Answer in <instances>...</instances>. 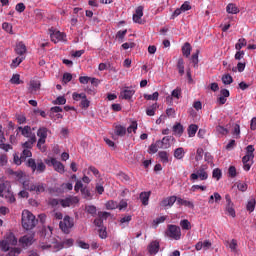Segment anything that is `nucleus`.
Returning <instances> with one entry per match:
<instances>
[{
    "label": "nucleus",
    "mask_w": 256,
    "mask_h": 256,
    "mask_svg": "<svg viewBox=\"0 0 256 256\" xmlns=\"http://www.w3.org/2000/svg\"><path fill=\"white\" fill-rule=\"evenodd\" d=\"M14 175H16L18 181L22 183L24 189H26L27 191H34V193H37V195L45 192V184L39 183V182L35 184L33 183L29 184V181H23V177H25V173L15 172Z\"/></svg>",
    "instance_id": "obj_1"
},
{
    "label": "nucleus",
    "mask_w": 256,
    "mask_h": 256,
    "mask_svg": "<svg viewBox=\"0 0 256 256\" xmlns=\"http://www.w3.org/2000/svg\"><path fill=\"white\" fill-rule=\"evenodd\" d=\"M36 225L37 219L35 218V215H33L29 210H23L22 227L26 229V231H30V229H34Z\"/></svg>",
    "instance_id": "obj_2"
},
{
    "label": "nucleus",
    "mask_w": 256,
    "mask_h": 256,
    "mask_svg": "<svg viewBox=\"0 0 256 256\" xmlns=\"http://www.w3.org/2000/svg\"><path fill=\"white\" fill-rule=\"evenodd\" d=\"M51 133L49 129L45 127H40L37 130V137H39L37 141V148L42 152L45 153L47 151V146H45V143L47 141V136Z\"/></svg>",
    "instance_id": "obj_3"
},
{
    "label": "nucleus",
    "mask_w": 256,
    "mask_h": 256,
    "mask_svg": "<svg viewBox=\"0 0 256 256\" xmlns=\"http://www.w3.org/2000/svg\"><path fill=\"white\" fill-rule=\"evenodd\" d=\"M254 152L255 148L253 147V145H248L246 147V155L242 158L244 171L251 170V167L253 165V159L255 158V155L253 154Z\"/></svg>",
    "instance_id": "obj_4"
},
{
    "label": "nucleus",
    "mask_w": 256,
    "mask_h": 256,
    "mask_svg": "<svg viewBox=\"0 0 256 256\" xmlns=\"http://www.w3.org/2000/svg\"><path fill=\"white\" fill-rule=\"evenodd\" d=\"M44 242L40 245L41 249H51L55 245V238L51 237L53 235V228L48 226L47 229L44 230Z\"/></svg>",
    "instance_id": "obj_5"
},
{
    "label": "nucleus",
    "mask_w": 256,
    "mask_h": 256,
    "mask_svg": "<svg viewBox=\"0 0 256 256\" xmlns=\"http://www.w3.org/2000/svg\"><path fill=\"white\" fill-rule=\"evenodd\" d=\"M190 179L191 181H197V179H200V181H207V179H209V174L207 173V166H200L196 173H192L190 175Z\"/></svg>",
    "instance_id": "obj_6"
},
{
    "label": "nucleus",
    "mask_w": 256,
    "mask_h": 256,
    "mask_svg": "<svg viewBox=\"0 0 256 256\" xmlns=\"http://www.w3.org/2000/svg\"><path fill=\"white\" fill-rule=\"evenodd\" d=\"M27 167H30L33 173H35V171H37L38 173H44L45 169H47V167L45 166V163H43L42 160H38L36 162L35 159L33 158L28 159Z\"/></svg>",
    "instance_id": "obj_7"
},
{
    "label": "nucleus",
    "mask_w": 256,
    "mask_h": 256,
    "mask_svg": "<svg viewBox=\"0 0 256 256\" xmlns=\"http://www.w3.org/2000/svg\"><path fill=\"white\" fill-rule=\"evenodd\" d=\"M166 237L174 239V241H179V239H181V228L173 224L168 225Z\"/></svg>",
    "instance_id": "obj_8"
},
{
    "label": "nucleus",
    "mask_w": 256,
    "mask_h": 256,
    "mask_svg": "<svg viewBox=\"0 0 256 256\" xmlns=\"http://www.w3.org/2000/svg\"><path fill=\"white\" fill-rule=\"evenodd\" d=\"M74 222H73V218L69 217V216H65L63 218L62 221H60L59 223V227L61 229V231H63V233H66L68 235V233H71V229H73L74 226Z\"/></svg>",
    "instance_id": "obj_9"
},
{
    "label": "nucleus",
    "mask_w": 256,
    "mask_h": 256,
    "mask_svg": "<svg viewBox=\"0 0 256 256\" xmlns=\"http://www.w3.org/2000/svg\"><path fill=\"white\" fill-rule=\"evenodd\" d=\"M50 38L52 43H59L61 41H65V38L67 37L65 33L55 30L53 28L49 29Z\"/></svg>",
    "instance_id": "obj_10"
},
{
    "label": "nucleus",
    "mask_w": 256,
    "mask_h": 256,
    "mask_svg": "<svg viewBox=\"0 0 256 256\" xmlns=\"http://www.w3.org/2000/svg\"><path fill=\"white\" fill-rule=\"evenodd\" d=\"M17 131H20L21 135L23 137H26V139H33V141L37 139V136L35 135V133H33V130L30 128V126H19L17 128Z\"/></svg>",
    "instance_id": "obj_11"
},
{
    "label": "nucleus",
    "mask_w": 256,
    "mask_h": 256,
    "mask_svg": "<svg viewBox=\"0 0 256 256\" xmlns=\"http://www.w3.org/2000/svg\"><path fill=\"white\" fill-rule=\"evenodd\" d=\"M77 203H79V198L77 196H69L60 200V205L62 207H75Z\"/></svg>",
    "instance_id": "obj_12"
},
{
    "label": "nucleus",
    "mask_w": 256,
    "mask_h": 256,
    "mask_svg": "<svg viewBox=\"0 0 256 256\" xmlns=\"http://www.w3.org/2000/svg\"><path fill=\"white\" fill-rule=\"evenodd\" d=\"M33 241H35V234H27L19 239L21 247H29L33 245Z\"/></svg>",
    "instance_id": "obj_13"
},
{
    "label": "nucleus",
    "mask_w": 256,
    "mask_h": 256,
    "mask_svg": "<svg viewBox=\"0 0 256 256\" xmlns=\"http://www.w3.org/2000/svg\"><path fill=\"white\" fill-rule=\"evenodd\" d=\"M0 197H6L8 203H15V196L13 193L5 190V184H0Z\"/></svg>",
    "instance_id": "obj_14"
},
{
    "label": "nucleus",
    "mask_w": 256,
    "mask_h": 256,
    "mask_svg": "<svg viewBox=\"0 0 256 256\" xmlns=\"http://www.w3.org/2000/svg\"><path fill=\"white\" fill-rule=\"evenodd\" d=\"M143 6H138L133 14V21L134 23H138L139 25H143Z\"/></svg>",
    "instance_id": "obj_15"
},
{
    "label": "nucleus",
    "mask_w": 256,
    "mask_h": 256,
    "mask_svg": "<svg viewBox=\"0 0 256 256\" xmlns=\"http://www.w3.org/2000/svg\"><path fill=\"white\" fill-rule=\"evenodd\" d=\"M212 243L209 240H204L203 242L199 241L195 245L196 251H201V249H204V251H207L208 249H211Z\"/></svg>",
    "instance_id": "obj_16"
},
{
    "label": "nucleus",
    "mask_w": 256,
    "mask_h": 256,
    "mask_svg": "<svg viewBox=\"0 0 256 256\" xmlns=\"http://www.w3.org/2000/svg\"><path fill=\"white\" fill-rule=\"evenodd\" d=\"M39 89H41V81L31 80L28 87L29 93H32V95H34V93L36 91H39Z\"/></svg>",
    "instance_id": "obj_17"
},
{
    "label": "nucleus",
    "mask_w": 256,
    "mask_h": 256,
    "mask_svg": "<svg viewBox=\"0 0 256 256\" xmlns=\"http://www.w3.org/2000/svg\"><path fill=\"white\" fill-rule=\"evenodd\" d=\"M177 201V196H170L163 199L160 203L161 207H173Z\"/></svg>",
    "instance_id": "obj_18"
},
{
    "label": "nucleus",
    "mask_w": 256,
    "mask_h": 256,
    "mask_svg": "<svg viewBox=\"0 0 256 256\" xmlns=\"http://www.w3.org/2000/svg\"><path fill=\"white\" fill-rule=\"evenodd\" d=\"M15 53L20 57H24L23 55L27 53V46L23 42H18L15 47Z\"/></svg>",
    "instance_id": "obj_19"
},
{
    "label": "nucleus",
    "mask_w": 256,
    "mask_h": 256,
    "mask_svg": "<svg viewBox=\"0 0 256 256\" xmlns=\"http://www.w3.org/2000/svg\"><path fill=\"white\" fill-rule=\"evenodd\" d=\"M148 252L151 255H157V253H159V242L157 240L152 241L149 245H148Z\"/></svg>",
    "instance_id": "obj_20"
},
{
    "label": "nucleus",
    "mask_w": 256,
    "mask_h": 256,
    "mask_svg": "<svg viewBox=\"0 0 256 256\" xmlns=\"http://www.w3.org/2000/svg\"><path fill=\"white\" fill-rule=\"evenodd\" d=\"M226 247H228L231 253H237L239 250L237 249L239 245L237 244V240L232 239L230 241L225 242Z\"/></svg>",
    "instance_id": "obj_21"
},
{
    "label": "nucleus",
    "mask_w": 256,
    "mask_h": 256,
    "mask_svg": "<svg viewBox=\"0 0 256 256\" xmlns=\"http://www.w3.org/2000/svg\"><path fill=\"white\" fill-rule=\"evenodd\" d=\"M221 199V194H219V192H214L213 195L209 197L208 203L209 205H213L214 203H220Z\"/></svg>",
    "instance_id": "obj_22"
},
{
    "label": "nucleus",
    "mask_w": 256,
    "mask_h": 256,
    "mask_svg": "<svg viewBox=\"0 0 256 256\" xmlns=\"http://www.w3.org/2000/svg\"><path fill=\"white\" fill-rule=\"evenodd\" d=\"M173 139L172 136H165L161 141H157V144L160 145L161 149H167L169 147V141Z\"/></svg>",
    "instance_id": "obj_23"
},
{
    "label": "nucleus",
    "mask_w": 256,
    "mask_h": 256,
    "mask_svg": "<svg viewBox=\"0 0 256 256\" xmlns=\"http://www.w3.org/2000/svg\"><path fill=\"white\" fill-rule=\"evenodd\" d=\"M178 205H184V207H189V209H194L195 205L193 204V202L189 201V200H185L183 198H177L176 199Z\"/></svg>",
    "instance_id": "obj_24"
},
{
    "label": "nucleus",
    "mask_w": 256,
    "mask_h": 256,
    "mask_svg": "<svg viewBox=\"0 0 256 256\" xmlns=\"http://www.w3.org/2000/svg\"><path fill=\"white\" fill-rule=\"evenodd\" d=\"M172 131L174 133V135H177L178 137H181V135H183V125H181V123H176L173 128Z\"/></svg>",
    "instance_id": "obj_25"
},
{
    "label": "nucleus",
    "mask_w": 256,
    "mask_h": 256,
    "mask_svg": "<svg viewBox=\"0 0 256 256\" xmlns=\"http://www.w3.org/2000/svg\"><path fill=\"white\" fill-rule=\"evenodd\" d=\"M177 69H178L179 75L181 76L185 75V61L183 60V58L178 59Z\"/></svg>",
    "instance_id": "obj_26"
},
{
    "label": "nucleus",
    "mask_w": 256,
    "mask_h": 256,
    "mask_svg": "<svg viewBox=\"0 0 256 256\" xmlns=\"http://www.w3.org/2000/svg\"><path fill=\"white\" fill-rule=\"evenodd\" d=\"M175 159L181 160L185 157V149L183 147L176 148L174 150Z\"/></svg>",
    "instance_id": "obj_27"
},
{
    "label": "nucleus",
    "mask_w": 256,
    "mask_h": 256,
    "mask_svg": "<svg viewBox=\"0 0 256 256\" xmlns=\"http://www.w3.org/2000/svg\"><path fill=\"white\" fill-rule=\"evenodd\" d=\"M157 109H159V105L157 103L152 104L151 107L146 109V115H148V117H154Z\"/></svg>",
    "instance_id": "obj_28"
},
{
    "label": "nucleus",
    "mask_w": 256,
    "mask_h": 256,
    "mask_svg": "<svg viewBox=\"0 0 256 256\" xmlns=\"http://www.w3.org/2000/svg\"><path fill=\"white\" fill-rule=\"evenodd\" d=\"M191 49V44L186 42L182 47V55H184V57H189V55H191Z\"/></svg>",
    "instance_id": "obj_29"
},
{
    "label": "nucleus",
    "mask_w": 256,
    "mask_h": 256,
    "mask_svg": "<svg viewBox=\"0 0 256 256\" xmlns=\"http://www.w3.org/2000/svg\"><path fill=\"white\" fill-rule=\"evenodd\" d=\"M122 99H131V97H133V95H135V90H129V89H126V90H123L121 93H120Z\"/></svg>",
    "instance_id": "obj_30"
},
{
    "label": "nucleus",
    "mask_w": 256,
    "mask_h": 256,
    "mask_svg": "<svg viewBox=\"0 0 256 256\" xmlns=\"http://www.w3.org/2000/svg\"><path fill=\"white\" fill-rule=\"evenodd\" d=\"M149 197H151V192H141L140 199L143 205H149Z\"/></svg>",
    "instance_id": "obj_31"
},
{
    "label": "nucleus",
    "mask_w": 256,
    "mask_h": 256,
    "mask_svg": "<svg viewBox=\"0 0 256 256\" xmlns=\"http://www.w3.org/2000/svg\"><path fill=\"white\" fill-rule=\"evenodd\" d=\"M23 61H25V56H18L12 60L11 67L14 69L17 68L19 65H21V63H23Z\"/></svg>",
    "instance_id": "obj_32"
},
{
    "label": "nucleus",
    "mask_w": 256,
    "mask_h": 256,
    "mask_svg": "<svg viewBox=\"0 0 256 256\" xmlns=\"http://www.w3.org/2000/svg\"><path fill=\"white\" fill-rule=\"evenodd\" d=\"M243 47H247V40L245 38H240L238 42L235 44V50L241 51Z\"/></svg>",
    "instance_id": "obj_33"
},
{
    "label": "nucleus",
    "mask_w": 256,
    "mask_h": 256,
    "mask_svg": "<svg viewBox=\"0 0 256 256\" xmlns=\"http://www.w3.org/2000/svg\"><path fill=\"white\" fill-rule=\"evenodd\" d=\"M158 157H160V161L164 164L169 163V153L167 151H160L158 153Z\"/></svg>",
    "instance_id": "obj_34"
},
{
    "label": "nucleus",
    "mask_w": 256,
    "mask_h": 256,
    "mask_svg": "<svg viewBox=\"0 0 256 256\" xmlns=\"http://www.w3.org/2000/svg\"><path fill=\"white\" fill-rule=\"evenodd\" d=\"M226 214L229 215L230 217L235 218L236 217V213H235V208H234V204H227L226 205Z\"/></svg>",
    "instance_id": "obj_35"
},
{
    "label": "nucleus",
    "mask_w": 256,
    "mask_h": 256,
    "mask_svg": "<svg viewBox=\"0 0 256 256\" xmlns=\"http://www.w3.org/2000/svg\"><path fill=\"white\" fill-rule=\"evenodd\" d=\"M226 11L231 15H237V13H239V8H237L235 4H228L226 7Z\"/></svg>",
    "instance_id": "obj_36"
},
{
    "label": "nucleus",
    "mask_w": 256,
    "mask_h": 256,
    "mask_svg": "<svg viewBox=\"0 0 256 256\" xmlns=\"http://www.w3.org/2000/svg\"><path fill=\"white\" fill-rule=\"evenodd\" d=\"M5 240L10 244V245H17V238L15 237V234L13 233H8L6 234Z\"/></svg>",
    "instance_id": "obj_37"
},
{
    "label": "nucleus",
    "mask_w": 256,
    "mask_h": 256,
    "mask_svg": "<svg viewBox=\"0 0 256 256\" xmlns=\"http://www.w3.org/2000/svg\"><path fill=\"white\" fill-rule=\"evenodd\" d=\"M53 167H54V170L57 171V173H61V174L65 173V165H63V163L56 160Z\"/></svg>",
    "instance_id": "obj_38"
},
{
    "label": "nucleus",
    "mask_w": 256,
    "mask_h": 256,
    "mask_svg": "<svg viewBox=\"0 0 256 256\" xmlns=\"http://www.w3.org/2000/svg\"><path fill=\"white\" fill-rule=\"evenodd\" d=\"M37 142V138H28V141L22 144L23 149H33V144Z\"/></svg>",
    "instance_id": "obj_39"
},
{
    "label": "nucleus",
    "mask_w": 256,
    "mask_h": 256,
    "mask_svg": "<svg viewBox=\"0 0 256 256\" xmlns=\"http://www.w3.org/2000/svg\"><path fill=\"white\" fill-rule=\"evenodd\" d=\"M105 207L108 211H113V209H117L118 203L117 201L109 200L105 203Z\"/></svg>",
    "instance_id": "obj_40"
},
{
    "label": "nucleus",
    "mask_w": 256,
    "mask_h": 256,
    "mask_svg": "<svg viewBox=\"0 0 256 256\" xmlns=\"http://www.w3.org/2000/svg\"><path fill=\"white\" fill-rule=\"evenodd\" d=\"M255 205H256V201L255 198H251L246 205V209L247 211H249L250 213H253V211H255Z\"/></svg>",
    "instance_id": "obj_41"
},
{
    "label": "nucleus",
    "mask_w": 256,
    "mask_h": 256,
    "mask_svg": "<svg viewBox=\"0 0 256 256\" xmlns=\"http://www.w3.org/2000/svg\"><path fill=\"white\" fill-rule=\"evenodd\" d=\"M144 99H146V101H157L159 99V92H154L153 94H144Z\"/></svg>",
    "instance_id": "obj_42"
},
{
    "label": "nucleus",
    "mask_w": 256,
    "mask_h": 256,
    "mask_svg": "<svg viewBox=\"0 0 256 256\" xmlns=\"http://www.w3.org/2000/svg\"><path fill=\"white\" fill-rule=\"evenodd\" d=\"M199 129V126L192 124L188 127V136L189 137H195L197 130Z\"/></svg>",
    "instance_id": "obj_43"
},
{
    "label": "nucleus",
    "mask_w": 256,
    "mask_h": 256,
    "mask_svg": "<svg viewBox=\"0 0 256 256\" xmlns=\"http://www.w3.org/2000/svg\"><path fill=\"white\" fill-rule=\"evenodd\" d=\"M125 133H127V129L125 127L116 126L115 134L118 135V137H124Z\"/></svg>",
    "instance_id": "obj_44"
},
{
    "label": "nucleus",
    "mask_w": 256,
    "mask_h": 256,
    "mask_svg": "<svg viewBox=\"0 0 256 256\" xmlns=\"http://www.w3.org/2000/svg\"><path fill=\"white\" fill-rule=\"evenodd\" d=\"M85 211L92 215V217H95V215H97V207H95V205L86 206Z\"/></svg>",
    "instance_id": "obj_45"
},
{
    "label": "nucleus",
    "mask_w": 256,
    "mask_h": 256,
    "mask_svg": "<svg viewBox=\"0 0 256 256\" xmlns=\"http://www.w3.org/2000/svg\"><path fill=\"white\" fill-rule=\"evenodd\" d=\"M167 220V216H160L156 219L153 220V227H158V225H161V223H165V221Z\"/></svg>",
    "instance_id": "obj_46"
},
{
    "label": "nucleus",
    "mask_w": 256,
    "mask_h": 256,
    "mask_svg": "<svg viewBox=\"0 0 256 256\" xmlns=\"http://www.w3.org/2000/svg\"><path fill=\"white\" fill-rule=\"evenodd\" d=\"M222 82L224 85H231L233 83V77L230 74H225L222 76Z\"/></svg>",
    "instance_id": "obj_47"
},
{
    "label": "nucleus",
    "mask_w": 256,
    "mask_h": 256,
    "mask_svg": "<svg viewBox=\"0 0 256 256\" xmlns=\"http://www.w3.org/2000/svg\"><path fill=\"white\" fill-rule=\"evenodd\" d=\"M0 247L2 251L7 252L9 251L11 244L7 240H0Z\"/></svg>",
    "instance_id": "obj_48"
},
{
    "label": "nucleus",
    "mask_w": 256,
    "mask_h": 256,
    "mask_svg": "<svg viewBox=\"0 0 256 256\" xmlns=\"http://www.w3.org/2000/svg\"><path fill=\"white\" fill-rule=\"evenodd\" d=\"M180 226L185 231H189V229H191V222H189V220H187V219L181 220L180 221Z\"/></svg>",
    "instance_id": "obj_49"
},
{
    "label": "nucleus",
    "mask_w": 256,
    "mask_h": 256,
    "mask_svg": "<svg viewBox=\"0 0 256 256\" xmlns=\"http://www.w3.org/2000/svg\"><path fill=\"white\" fill-rule=\"evenodd\" d=\"M216 133H218L219 135H228L229 130L221 125H218L216 127Z\"/></svg>",
    "instance_id": "obj_50"
},
{
    "label": "nucleus",
    "mask_w": 256,
    "mask_h": 256,
    "mask_svg": "<svg viewBox=\"0 0 256 256\" xmlns=\"http://www.w3.org/2000/svg\"><path fill=\"white\" fill-rule=\"evenodd\" d=\"M10 83H12V85H21V78L19 74H14L10 79Z\"/></svg>",
    "instance_id": "obj_51"
},
{
    "label": "nucleus",
    "mask_w": 256,
    "mask_h": 256,
    "mask_svg": "<svg viewBox=\"0 0 256 256\" xmlns=\"http://www.w3.org/2000/svg\"><path fill=\"white\" fill-rule=\"evenodd\" d=\"M213 179H216V181H219L222 177L221 169L215 168L212 172Z\"/></svg>",
    "instance_id": "obj_52"
},
{
    "label": "nucleus",
    "mask_w": 256,
    "mask_h": 256,
    "mask_svg": "<svg viewBox=\"0 0 256 256\" xmlns=\"http://www.w3.org/2000/svg\"><path fill=\"white\" fill-rule=\"evenodd\" d=\"M191 61L194 64V67H197L199 64V50H196V53L192 54Z\"/></svg>",
    "instance_id": "obj_53"
},
{
    "label": "nucleus",
    "mask_w": 256,
    "mask_h": 256,
    "mask_svg": "<svg viewBox=\"0 0 256 256\" xmlns=\"http://www.w3.org/2000/svg\"><path fill=\"white\" fill-rule=\"evenodd\" d=\"M232 135H234L236 139H239V135H241V126H239V124L234 125Z\"/></svg>",
    "instance_id": "obj_54"
},
{
    "label": "nucleus",
    "mask_w": 256,
    "mask_h": 256,
    "mask_svg": "<svg viewBox=\"0 0 256 256\" xmlns=\"http://www.w3.org/2000/svg\"><path fill=\"white\" fill-rule=\"evenodd\" d=\"M81 193L84 197V199H93V196L91 195V192L87 188H82Z\"/></svg>",
    "instance_id": "obj_55"
},
{
    "label": "nucleus",
    "mask_w": 256,
    "mask_h": 256,
    "mask_svg": "<svg viewBox=\"0 0 256 256\" xmlns=\"http://www.w3.org/2000/svg\"><path fill=\"white\" fill-rule=\"evenodd\" d=\"M137 131V121H133L130 126L127 128L128 133H136Z\"/></svg>",
    "instance_id": "obj_56"
},
{
    "label": "nucleus",
    "mask_w": 256,
    "mask_h": 256,
    "mask_svg": "<svg viewBox=\"0 0 256 256\" xmlns=\"http://www.w3.org/2000/svg\"><path fill=\"white\" fill-rule=\"evenodd\" d=\"M159 147H161V144H158L157 142L155 144H151L149 147V153H157V151H159Z\"/></svg>",
    "instance_id": "obj_57"
},
{
    "label": "nucleus",
    "mask_w": 256,
    "mask_h": 256,
    "mask_svg": "<svg viewBox=\"0 0 256 256\" xmlns=\"http://www.w3.org/2000/svg\"><path fill=\"white\" fill-rule=\"evenodd\" d=\"M72 97H73L74 101H80V99H85V97H87V95H85V93L79 94V93L74 92L72 94Z\"/></svg>",
    "instance_id": "obj_58"
},
{
    "label": "nucleus",
    "mask_w": 256,
    "mask_h": 256,
    "mask_svg": "<svg viewBox=\"0 0 256 256\" xmlns=\"http://www.w3.org/2000/svg\"><path fill=\"white\" fill-rule=\"evenodd\" d=\"M71 79H73V75H71V73H64L63 74V83H65V85H67V83H69L71 81Z\"/></svg>",
    "instance_id": "obj_59"
},
{
    "label": "nucleus",
    "mask_w": 256,
    "mask_h": 256,
    "mask_svg": "<svg viewBox=\"0 0 256 256\" xmlns=\"http://www.w3.org/2000/svg\"><path fill=\"white\" fill-rule=\"evenodd\" d=\"M21 156H22V159H24L25 161L27 157H32L33 153H31V149H24Z\"/></svg>",
    "instance_id": "obj_60"
},
{
    "label": "nucleus",
    "mask_w": 256,
    "mask_h": 256,
    "mask_svg": "<svg viewBox=\"0 0 256 256\" xmlns=\"http://www.w3.org/2000/svg\"><path fill=\"white\" fill-rule=\"evenodd\" d=\"M21 253V248H13L12 250L9 251L7 256H17L20 255Z\"/></svg>",
    "instance_id": "obj_61"
},
{
    "label": "nucleus",
    "mask_w": 256,
    "mask_h": 256,
    "mask_svg": "<svg viewBox=\"0 0 256 256\" xmlns=\"http://www.w3.org/2000/svg\"><path fill=\"white\" fill-rule=\"evenodd\" d=\"M203 148H198L197 151H196V161H201V159H203Z\"/></svg>",
    "instance_id": "obj_62"
},
{
    "label": "nucleus",
    "mask_w": 256,
    "mask_h": 256,
    "mask_svg": "<svg viewBox=\"0 0 256 256\" xmlns=\"http://www.w3.org/2000/svg\"><path fill=\"white\" fill-rule=\"evenodd\" d=\"M172 97L175 99H180L181 98V89L176 88L172 91Z\"/></svg>",
    "instance_id": "obj_63"
},
{
    "label": "nucleus",
    "mask_w": 256,
    "mask_h": 256,
    "mask_svg": "<svg viewBox=\"0 0 256 256\" xmlns=\"http://www.w3.org/2000/svg\"><path fill=\"white\" fill-rule=\"evenodd\" d=\"M23 161H24L23 156L19 157L17 154H14L15 165H21V163H23Z\"/></svg>",
    "instance_id": "obj_64"
}]
</instances>
